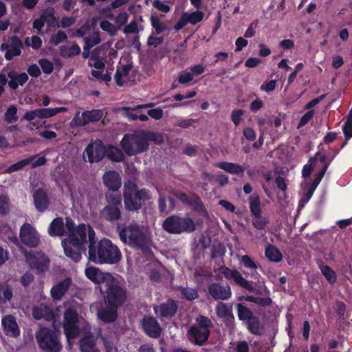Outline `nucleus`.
Returning a JSON list of instances; mask_svg holds the SVG:
<instances>
[{
  "mask_svg": "<svg viewBox=\"0 0 352 352\" xmlns=\"http://www.w3.org/2000/svg\"><path fill=\"white\" fill-rule=\"evenodd\" d=\"M95 244V232L94 229L85 223L79 224L73 236L62 241V245L65 255L74 262H78L82 254L86 250L87 243Z\"/></svg>",
  "mask_w": 352,
  "mask_h": 352,
  "instance_id": "obj_1",
  "label": "nucleus"
},
{
  "mask_svg": "<svg viewBox=\"0 0 352 352\" xmlns=\"http://www.w3.org/2000/svg\"><path fill=\"white\" fill-rule=\"evenodd\" d=\"M88 258L96 264H116L122 258V253L110 239H102L96 245H89Z\"/></svg>",
  "mask_w": 352,
  "mask_h": 352,
  "instance_id": "obj_2",
  "label": "nucleus"
},
{
  "mask_svg": "<svg viewBox=\"0 0 352 352\" xmlns=\"http://www.w3.org/2000/svg\"><path fill=\"white\" fill-rule=\"evenodd\" d=\"M156 136L155 133L145 131L126 133L120 142V146L127 155L133 156L146 151L149 146L148 140H155Z\"/></svg>",
  "mask_w": 352,
  "mask_h": 352,
  "instance_id": "obj_3",
  "label": "nucleus"
},
{
  "mask_svg": "<svg viewBox=\"0 0 352 352\" xmlns=\"http://www.w3.org/2000/svg\"><path fill=\"white\" fill-rule=\"evenodd\" d=\"M104 305H112L118 308L124 305L127 300V289L118 279L111 278L104 286H100Z\"/></svg>",
  "mask_w": 352,
  "mask_h": 352,
  "instance_id": "obj_4",
  "label": "nucleus"
},
{
  "mask_svg": "<svg viewBox=\"0 0 352 352\" xmlns=\"http://www.w3.org/2000/svg\"><path fill=\"white\" fill-rule=\"evenodd\" d=\"M120 239L133 248L147 253L150 250L151 240L138 224L133 223L121 229Z\"/></svg>",
  "mask_w": 352,
  "mask_h": 352,
  "instance_id": "obj_5",
  "label": "nucleus"
},
{
  "mask_svg": "<svg viewBox=\"0 0 352 352\" xmlns=\"http://www.w3.org/2000/svg\"><path fill=\"white\" fill-rule=\"evenodd\" d=\"M148 191L138 189L133 180H128L124 184V204L125 209L129 212H138L142 206V202L147 196Z\"/></svg>",
  "mask_w": 352,
  "mask_h": 352,
  "instance_id": "obj_6",
  "label": "nucleus"
},
{
  "mask_svg": "<svg viewBox=\"0 0 352 352\" xmlns=\"http://www.w3.org/2000/svg\"><path fill=\"white\" fill-rule=\"evenodd\" d=\"M35 338L43 352H60L63 349L60 335L54 329L41 327L36 332Z\"/></svg>",
  "mask_w": 352,
  "mask_h": 352,
  "instance_id": "obj_7",
  "label": "nucleus"
},
{
  "mask_svg": "<svg viewBox=\"0 0 352 352\" xmlns=\"http://www.w3.org/2000/svg\"><path fill=\"white\" fill-rule=\"evenodd\" d=\"M213 324L211 320L203 315L196 318V323L188 331L189 339L195 345L201 346L207 344Z\"/></svg>",
  "mask_w": 352,
  "mask_h": 352,
  "instance_id": "obj_8",
  "label": "nucleus"
},
{
  "mask_svg": "<svg viewBox=\"0 0 352 352\" xmlns=\"http://www.w3.org/2000/svg\"><path fill=\"white\" fill-rule=\"evenodd\" d=\"M162 228L172 234L192 233L196 230V224L190 217L172 214L164 219Z\"/></svg>",
  "mask_w": 352,
  "mask_h": 352,
  "instance_id": "obj_9",
  "label": "nucleus"
},
{
  "mask_svg": "<svg viewBox=\"0 0 352 352\" xmlns=\"http://www.w3.org/2000/svg\"><path fill=\"white\" fill-rule=\"evenodd\" d=\"M237 315L240 320L245 322L248 331L254 336H261L263 333L264 327L260 318L254 316L253 312L241 303L236 305Z\"/></svg>",
  "mask_w": 352,
  "mask_h": 352,
  "instance_id": "obj_10",
  "label": "nucleus"
},
{
  "mask_svg": "<svg viewBox=\"0 0 352 352\" xmlns=\"http://www.w3.org/2000/svg\"><path fill=\"white\" fill-rule=\"evenodd\" d=\"M79 316L76 310L68 308L64 313L63 329L68 338H74L79 333Z\"/></svg>",
  "mask_w": 352,
  "mask_h": 352,
  "instance_id": "obj_11",
  "label": "nucleus"
},
{
  "mask_svg": "<svg viewBox=\"0 0 352 352\" xmlns=\"http://www.w3.org/2000/svg\"><path fill=\"white\" fill-rule=\"evenodd\" d=\"M103 116V111L101 109L85 110L81 114L80 111H77L72 122L75 126H84L89 123L98 122Z\"/></svg>",
  "mask_w": 352,
  "mask_h": 352,
  "instance_id": "obj_12",
  "label": "nucleus"
},
{
  "mask_svg": "<svg viewBox=\"0 0 352 352\" xmlns=\"http://www.w3.org/2000/svg\"><path fill=\"white\" fill-rule=\"evenodd\" d=\"M9 43H2L0 50L6 52L4 57L7 60H12L14 57L19 56L23 48L22 41L18 36L13 35L8 38Z\"/></svg>",
  "mask_w": 352,
  "mask_h": 352,
  "instance_id": "obj_13",
  "label": "nucleus"
},
{
  "mask_svg": "<svg viewBox=\"0 0 352 352\" xmlns=\"http://www.w3.org/2000/svg\"><path fill=\"white\" fill-rule=\"evenodd\" d=\"M21 242L30 248L36 247L39 242V236L36 230L30 223H24L20 229Z\"/></svg>",
  "mask_w": 352,
  "mask_h": 352,
  "instance_id": "obj_14",
  "label": "nucleus"
},
{
  "mask_svg": "<svg viewBox=\"0 0 352 352\" xmlns=\"http://www.w3.org/2000/svg\"><path fill=\"white\" fill-rule=\"evenodd\" d=\"M178 311V305L173 298H168L166 302L154 307V311L160 318L166 320H170L173 318Z\"/></svg>",
  "mask_w": 352,
  "mask_h": 352,
  "instance_id": "obj_15",
  "label": "nucleus"
},
{
  "mask_svg": "<svg viewBox=\"0 0 352 352\" xmlns=\"http://www.w3.org/2000/svg\"><path fill=\"white\" fill-rule=\"evenodd\" d=\"M140 324L143 331L150 338H158L161 336L162 329L155 317L144 316Z\"/></svg>",
  "mask_w": 352,
  "mask_h": 352,
  "instance_id": "obj_16",
  "label": "nucleus"
},
{
  "mask_svg": "<svg viewBox=\"0 0 352 352\" xmlns=\"http://www.w3.org/2000/svg\"><path fill=\"white\" fill-rule=\"evenodd\" d=\"M221 273L227 280H234L235 283L247 289L248 291H254V287L245 278H244L241 273L236 269L232 270L228 267H221L219 269Z\"/></svg>",
  "mask_w": 352,
  "mask_h": 352,
  "instance_id": "obj_17",
  "label": "nucleus"
},
{
  "mask_svg": "<svg viewBox=\"0 0 352 352\" xmlns=\"http://www.w3.org/2000/svg\"><path fill=\"white\" fill-rule=\"evenodd\" d=\"M26 260L32 269L36 270V273L46 271L50 265V260L44 254L36 252L26 256Z\"/></svg>",
  "mask_w": 352,
  "mask_h": 352,
  "instance_id": "obj_18",
  "label": "nucleus"
},
{
  "mask_svg": "<svg viewBox=\"0 0 352 352\" xmlns=\"http://www.w3.org/2000/svg\"><path fill=\"white\" fill-rule=\"evenodd\" d=\"M208 294L214 300H226L231 297L232 291L228 283H212L208 286Z\"/></svg>",
  "mask_w": 352,
  "mask_h": 352,
  "instance_id": "obj_19",
  "label": "nucleus"
},
{
  "mask_svg": "<svg viewBox=\"0 0 352 352\" xmlns=\"http://www.w3.org/2000/svg\"><path fill=\"white\" fill-rule=\"evenodd\" d=\"M35 159L36 155H32L28 158L21 160L16 163L10 165L7 168L6 171L7 173L15 172L23 168L25 166L30 164L32 165V168H36L44 165L47 162V159L44 156L39 157L38 159L34 160Z\"/></svg>",
  "mask_w": 352,
  "mask_h": 352,
  "instance_id": "obj_20",
  "label": "nucleus"
},
{
  "mask_svg": "<svg viewBox=\"0 0 352 352\" xmlns=\"http://www.w3.org/2000/svg\"><path fill=\"white\" fill-rule=\"evenodd\" d=\"M85 275L88 279L97 285L104 286L113 276L110 273H104L95 267H89L85 269Z\"/></svg>",
  "mask_w": 352,
  "mask_h": 352,
  "instance_id": "obj_21",
  "label": "nucleus"
},
{
  "mask_svg": "<svg viewBox=\"0 0 352 352\" xmlns=\"http://www.w3.org/2000/svg\"><path fill=\"white\" fill-rule=\"evenodd\" d=\"M118 309L112 305H104L98 309L97 317L106 324L114 322L118 317Z\"/></svg>",
  "mask_w": 352,
  "mask_h": 352,
  "instance_id": "obj_22",
  "label": "nucleus"
},
{
  "mask_svg": "<svg viewBox=\"0 0 352 352\" xmlns=\"http://www.w3.org/2000/svg\"><path fill=\"white\" fill-rule=\"evenodd\" d=\"M85 153L90 163L101 161L106 154L104 146L100 142L99 144H89L85 148Z\"/></svg>",
  "mask_w": 352,
  "mask_h": 352,
  "instance_id": "obj_23",
  "label": "nucleus"
},
{
  "mask_svg": "<svg viewBox=\"0 0 352 352\" xmlns=\"http://www.w3.org/2000/svg\"><path fill=\"white\" fill-rule=\"evenodd\" d=\"M104 185L111 191H117L121 187V177L115 170L106 171L102 177Z\"/></svg>",
  "mask_w": 352,
  "mask_h": 352,
  "instance_id": "obj_24",
  "label": "nucleus"
},
{
  "mask_svg": "<svg viewBox=\"0 0 352 352\" xmlns=\"http://www.w3.org/2000/svg\"><path fill=\"white\" fill-rule=\"evenodd\" d=\"M34 204L37 211L43 212L49 207L50 199L44 189L39 188L33 193Z\"/></svg>",
  "mask_w": 352,
  "mask_h": 352,
  "instance_id": "obj_25",
  "label": "nucleus"
},
{
  "mask_svg": "<svg viewBox=\"0 0 352 352\" xmlns=\"http://www.w3.org/2000/svg\"><path fill=\"white\" fill-rule=\"evenodd\" d=\"M121 208L105 206L100 212L101 218L109 223H115L122 219Z\"/></svg>",
  "mask_w": 352,
  "mask_h": 352,
  "instance_id": "obj_26",
  "label": "nucleus"
},
{
  "mask_svg": "<svg viewBox=\"0 0 352 352\" xmlns=\"http://www.w3.org/2000/svg\"><path fill=\"white\" fill-rule=\"evenodd\" d=\"M72 285V279L70 278H66L60 280L58 283L54 285L51 290V297L54 300H59L62 299L63 296L69 289Z\"/></svg>",
  "mask_w": 352,
  "mask_h": 352,
  "instance_id": "obj_27",
  "label": "nucleus"
},
{
  "mask_svg": "<svg viewBox=\"0 0 352 352\" xmlns=\"http://www.w3.org/2000/svg\"><path fill=\"white\" fill-rule=\"evenodd\" d=\"M1 324L3 331L7 336L16 337L20 334V330L15 318L12 315H8L3 318Z\"/></svg>",
  "mask_w": 352,
  "mask_h": 352,
  "instance_id": "obj_28",
  "label": "nucleus"
},
{
  "mask_svg": "<svg viewBox=\"0 0 352 352\" xmlns=\"http://www.w3.org/2000/svg\"><path fill=\"white\" fill-rule=\"evenodd\" d=\"M32 316L36 320L44 319L47 321H52L54 318L52 309L44 303L32 308Z\"/></svg>",
  "mask_w": 352,
  "mask_h": 352,
  "instance_id": "obj_29",
  "label": "nucleus"
},
{
  "mask_svg": "<svg viewBox=\"0 0 352 352\" xmlns=\"http://www.w3.org/2000/svg\"><path fill=\"white\" fill-rule=\"evenodd\" d=\"M8 86L12 90H16L19 86H23L29 79L28 75L25 72L17 73L14 70H10L8 72Z\"/></svg>",
  "mask_w": 352,
  "mask_h": 352,
  "instance_id": "obj_30",
  "label": "nucleus"
},
{
  "mask_svg": "<svg viewBox=\"0 0 352 352\" xmlns=\"http://www.w3.org/2000/svg\"><path fill=\"white\" fill-rule=\"evenodd\" d=\"M215 311L217 317L221 318L226 323L232 322L234 320L232 307L223 302H220L216 305Z\"/></svg>",
  "mask_w": 352,
  "mask_h": 352,
  "instance_id": "obj_31",
  "label": "nucleus"
},
{
  "mask_svg": "<svg viewBox=\"0 0 352 352\" xmlns=\"http://www.w3.org/2000/svg\"><path fill=\"white\" fill-rule=\"evenodd\" d=\"M79 348L80 352H100L96 346V339L91 333L80 338Z\"/></svg>",
  "mask_w": 352,
  "mask_h": 352,
  "instance_id": "obj_32",
  "label": "nucleus"
},
{
  "mask_svg": "<svg viewBox=\"0 0 352 352\" xmlns=\"http://www.w3.org/2000/svg\"><path fill=\"white\" fill-rule=\"evenodd\" d=\"M48 233L51 236H63L65 234L63 218L56 217L52 220L48 228Z\"/></svg>",
  "mask_w": 352,
  "mask_h": 352,
  "instance_id": "obj_33",
  "label": "nucleus"
},
{
  "mask_svg": "<svg viewBox=\"0 0 352 352\" xmlns=\"http://www.w3.org/2000/svg\"><path fill=\"white\" fill-rule=\"evenodd\" d=\"M216 166L232 175H239L244 173V168L242 166L232 162H221L217 163Z\"/></svg>",
  "mask_w": 352,
  "mask_h": 352,
  "instance_id": "obj_34",
  "label": "nucleus"
},
{
  "mask_svg": "<svg viewBox=\"0 0 352 352\" xmlns=\"http://www.w3.org/2000/svg\"><path fill=\"white\" fill-rule=\"evenodd\" d=\"M176 197L182 203L186 204L190 206H194L197 207L202 205L201 198L195 194H193L192 196L188 197L186 193L181 192H178L176 195Z\"/></svg>",
  "mask_w": 352,
  "mask_h": 352,
  "instance_id": "obj_35",
  "label": "nucleus"
},
{
  "mask_svg": "<svg viewBox=\"0 0 352 352\" xmlns=\"http://www.w3.org/2000/svg\"><path fill=\"white\" fill-rule=\"evenodd\" d=\"M241 263L243 265L248 269L251 270L250 275L254 279H258L260 277L259 274L256 272L258 265L254 260L248 255H243L241 258Z\"/></svg>",
  "mask_w": 352,
  "mask_h": 352,
  "instance_id": "obj_36",
  "label": "nucleus"
},
{
  "mask_svg": "<svg viewBox=\"0 0 352 352\" xmlns=\"http://www.w3.org/2000/svg\"><path fill=\"white\" fill-rule=\"evenodd\" d=\"M265 256L269 261L272 262H280L283 258L280 251L273 245H268L265 249Z\"/></svg>",
  "mask_w": 352,
  "mask_h": 352,
  "instance_id": "obj_37",
  "label": "nucleus"
},
{
  "mask_svg": "<svg viewBox=\"0 0 352 352\" xmlns=\"http://www.w3.org/2000/svg\"><path fill=\"white\" fill-rule=\"evenodd\" d=\"M250 209L252 217H261V200L257 195L250 197Z\"/></svg>",
  "mask_w": 352,
  "mask_h": 352,
  "instance_id": "obj_38",
  "label": "nucleus"
},
{
  "mask_svg": "<svg viewBox=\"0 0 352 352\" xmlns=\"http://www.w3.org/2000/svg\"><path fill=\"white\" fill-rule=\"evenodd\" d=\"M106 154L107 157L113 162H120L124 160L122 151L114 146H109Z\"/></svg>",
  "mask_w": 352,
  "mask_h": 352,
  "instance_id": "obj_39",
  "label": "nucleus"
},
{
  "mask_svg": "<svg viewBox=\"0 0 352 352\" xmlns=\"http://www.w3.org/2000/svg\"><path fill=\"white\" fill-rule=\"evenodd\" d=\"M80 53V48L76 44L74 43L72 46H63L60 49L59 54L63 58H72Z\"/></svg>",
  "mask_w": 352,
  "mask_h": 352,
  "instance_id": "obj_40",
  "label": "nucleus"
},
{
  "mask_svg": "<svg viewBox=\"0 0 352 352\" xmlns=\"http://www.w3.org/2000/svg\"><path fill=\"white\" fill-rule=\"evenodd\" d=\"M182 298L187 301H192L199 298V294L196 289L188 287H179Z\"/></svg>",
  "mask_w": 352,
  "mask_h": 352,
  "instance_id": "obj_41",
  "label": "nucleus"
},
{
  "mask_svg": "<svg viewBox=\"0 0 352 352\" xmlns=\"http://www.w3.org/2000/svg\"><path fill=\"white\" fill-rule=\"evenodd\" d=\"M13 296V289L10 285H2L0 286V303L6 304L9 302Z\"/></svg>",
  "mask_w": 352,
  "mask_h": 352,
  "instance_id": "obj_42",
  "label": "nucleus"
},
{
  "mask_svg": "<svg viewBox=\"0 0 352 352\" xmlns=\"http://www.w3.org/2000/svg\"><path fill=\"white\" fill-rule=\"evenodd\" d=\"M18 119L16 107L14 104L10 105L4 113L3 120L8 124H13L16 122Z\"/></svg>",
  "mask_w": 352,
  "mask_h": 352,
  "instance_id": "obj_43",
  "label": "nucleus"
},
{
  "mask_svg": "<svg viewBox=\"0 0 352 352\" xmlns=\"http://www.w3.org/2000/svg\"><path fill=\"white\" fill-rule=\"evenodd\" d=\"M38 109L41 119L53 117L57 115L58 113L65 112L67 110L65 107H62L55 108H43Z\"/></svg>",
  "mask_w": 352,
  "mask_h": 352,
  "instance_id": "obj_44",
  "label": "nucleus"
},
{
  "mask_svg": "<svg viewBox=\"0 0 352 352\" xmlns=\"http://www.w3.org/2000/svg\"><path fill=\"white\" fill-rule=\"evenodd\" d=\"M318 155H320V152H317L314 156H312L309 160V163L305 164L303 166L302 170V177L303 178H309L314 171V164L318 160Z\"/></svg>",
  "mask_w": 352,
  "mask_h": 352,
  "instance_id": "obj_45",
  "label": "nucleus"
},
{
  "mask_svg": "<svg viewBox=\"0 0 352 352\" xmlns=\"http://www.w3.org/2000/svg\"><path fill=\"white\" fill-rule=\"evenodd\" d=\"M150 21L153 28L155 30V34L157 35L160 34L168 29L167 25L154 15L151 16Z\"/></svg>",
  "mask_w": 352,
  "mask_h": 352,
  "instance_id": "obj_46",
  "label": "nucleus"
},
{
  "mask_svg": "<svg viewBox=\"0 0 352 352\" xmlns=\"http://www.w3.org/2000/svg\"><path fill=\"white\" fill-rule=\"evenodd\" d=\"M322 275L325 277L330 285H334L337 280L336 272L328 265L320 266Z\"/></svg>",
  "mask_w": 352,
  "mask_h": 352,
  "instance_id": "obj_47",
  "label": "nucleus"
},
{
  "mask_svg": "<svg viewBox=\"0 0 352 352\" xmlns=\"http://www.w3.org/2000/svg\"><path fill=\"white\" fill-rule=\"evenodd\" d=\"M188 23L195 25L201 21L204 17V14L199 10H196L190 14L184 13Z\"/></svg>",
  "mask_w": 352,
  "mask_h": 352,
  "instance_id": "obj_48",
  "label": "nucleus"
},
{
  "mask_svg": "<svg viewBox=\"0 0 352 352\" xmlns=\"http://www.w3.org/2000/svg\"><path fill=\"white\" fill-rule=\"evenodd\" d=\"M252 223L254 228L256 230L265 232V228L270 223V221L268 217H254Z\"/></svg>",
  "mask_w": 352,
  "mask_h": 352,
  "instance_id": "obj_49",
  "label": "nucleus"
},
{
  "mask_svg": "<svg viewBox=\"0 0 352 352\" xmlns=\"http://www.w3.org/2000/svg\"><path fill=\"white\" fill-rule=\"evenodd\" d=\"M100 26L103 31L107 32L111 36H114L118 30L114 25L107 20L100 21Z\"/></svg>",
  "mask_w": 352,
  "mask_h": 352,
  "instance_id": "obj_50",
  "label": "nucleus"
},
{
  "mask_svg": "<svg viewBox=\"0 0 352 352\" xmlns=\"http://www.w3.org/2000/svg\"><path fill=\"white\" fill-rule=\"evenodd\" d=\"M26 45L32 47L34 50H38L42 45V40L38 36L27 37L25 41Z\"/></svg>",
  "mask_w": 352,
  "mask_h": 352,
  "instance_id": "obj_51",
  "label": "nucleus"
},
{
  "mask_svg": "<svg viewBox=\"0 0 352 352\" xmlns=\"http://www.w3.org/2000/svg\"><path fill=\"white\" fill-rule=\"evenodd\" d=\"M106 199L107 201V206H114L118 208L122 207V200L120 195L111 193L106 195Z\"/></svg>",
  "mask_w": 352,
  "mask_h": 352,
  "instance_id": "obj_52",
  "label": "nucleus"
},
{
  "mask_svg": "<svg viewBox=\"0 0 352 352\" xmlns=\"http://www.w3.org/2000/svg\"><path fill=\"white\" fill-rule=\"evenodd\" d=\"M244 111L242 109H234L230 116V119L235 126H239L243 120Z\"/></svg>",
  "mask_w": 352,
  "mask_h": 352,
  "instance_id": "obj_53",
  "label": "nucleus"
},
{
  "mask_svg": "<svg viewBox=\"0 0 352 352\" xmlns=\"http://www.w3.org/2000/svg\"><path fill=\"white\" fill-rule=\"evenodd\" d=\"M38 63L42 71L46 74H50L54 70V65L47 58H41L38 60Z\"/></svg>",
  "mask_w": 352,
  "mask_h": 352,
  "instance_id": "obj_54",
  "label": "nucleus"
},
{
  "mask_svg": "<svg viewBox=\"0 0 352 352\" xmlns=\"http://www.w3.org/2000/svg\"><path fill=\"white\" fill-rule=\"evenodd\" d=\"M67 40V36L63 30H58L56 34L53 35L51 38V42L54 45H58Z\"/></svg>",
  "mask_w": 352,
  "mask_h": 352,
  "instance_id": "obj_55",
  "label": "nucleus"
},
{
  "mask_svg": "<svg viewBox=\"0 0 352 352\" xmlns=\"http://www.w3.org/2000/svg\"><path fill=\"white\" fill-rule=\"evenodd\" d=\"M193 80V74L189 72H182L179 74L177 81L181 85H187Z\"/></svg>",
  "mask_w": 352,
  "mask_h": 352,
  "instance_id": "obj_56",
  "label": "nucleus"
},
{
  "mask_svg": "<svg viewBox=\"0 0 352 352\" xmlns=\"http://www.w3.org/2000/svg\"><path fill=\"white\" fill-rule=\"evenodd\" d=\"M34 275L29 272H27L25 274H23L21 276L20 280H19L21 285L24 288H28L30 285V284L34 282Z\"/></svg>",
  "mask_w": 352,
  "mask_h": 352,
  "instance_id": "obj_57",
  "label": "nucleus"
},
{
  "mask_svg": "<svg viewBox=\"0 0 352 352\" xmlns=\"http://www.w3.org/2000/svg\"><path fill=\"white\" fill-rule=\"evenodd\" d=\"M9 212V199L6 195H0V214L6 215Z\"/></svg>",
  "mask_w": 352,
  "mask_h": 352,
  "instance_id": "obj_58",
  "label": "nucleus"
},
{
  "mask_svg": "<svg viewBox=\"0 0 352 352\" xmlns=\"http://www.w3.org/2000/svg\"><path fill=\"white\" fill-rule=\"evenodd\" d=\"M139 32L140 31H139V29H138V23H137V21L135 20H133V21H131L123 29V32L125 34H138Z\"/></svg>",
  "mask_w": 352,
  "mask_h": 352,
  "instance_id": "obj_59",
  "label": "nucleus"
},
{
  "mask_svg": "<svg viewBox=\"0 0 352 352\" xmlns=\"http://www.w3.org/2000/svg\"><path fill=\"white\" fill-rule=\"evenodd\" d=\"M129 18V14L126 12H120L116 17H114L115 22L118 28H120L122 26L126 24Z\"/></svg>",
  "mask_w": 352,
  "mask_h": 352,
  "instance_id": "obj_60",
  "label": "nucleus"
},
{
  "mask_svg": "<svg viewBox=\"0 0 352 352\" xmlns=\"http://www.w3.org/2000/svg\"><path fill=\"white\" fill-rule=\"evenodd\" d=\"M335 311L338 320L343 319L346 311L345 304L341 301L336 302Z\"/></svg>",
  "mask_w": 352,
  "mask_h": 352,
  "instance_id": "obj_61",
  "label": "nucleus"
},
{
  "mask_svg": "<svg viewBox=\"0 0 352 352\" xmlns=\"http://www.w3.org/2000/svg\"><path fill=\"white\" fill-rule=\"evenodd\" d=\"M54 14V9L52 7H49L43 10V12L41 14V16L43 19H45V22H49L55 20Z\"/></svg>",
  "mask_w": 352,
  "mask_h": 352,
  "instance_id": "obj_62",
  "label": "nucleus"
},
{
  "mask_svg": "<svg viewBox=\"0 0 352 352\" xmlns=\"http://www.w3.org/2000/svg\"><path fill=\"white\" fill-rule=\"evenodd\" d=\"M153 6L158 10L167 13L170 10V7L162 2L161 0H154L153 1Z\"/></svg>",
  "mask_w": 352,
  "mask_h": 352,
  "instance_id": "obj_63",
  "label": "nucleus"
},
{
  "mask_svg": "<svg viewBox=\"0 0 352 352\" xmlns=\"http://www.w3.org/2000/svg\"><path fill=\"white\" fill-rule=\"evenodd\" d=\"M65 228H66L69 237H71L73 236V234L76 232V227L74 221L70 217H66L65 219Z\"/></svg>",
  "mask_w": 352,
  "mask_h": 352,
  "instance_id": "obj_64",
  "label": "nucleus"
}]
</instances>
